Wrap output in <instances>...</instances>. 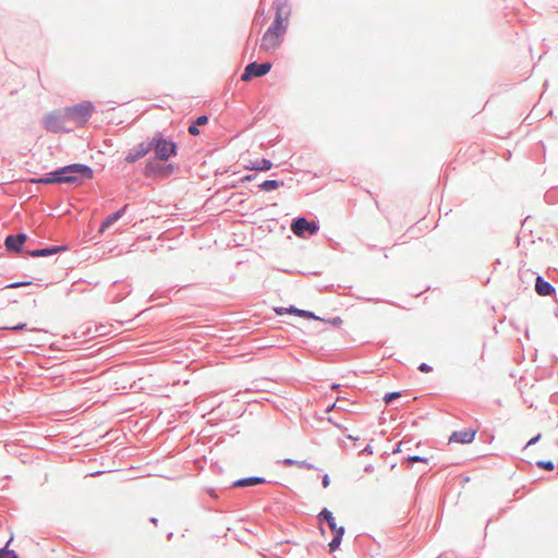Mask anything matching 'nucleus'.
I'll return each mask as SVG.
<instances>
[{
  "instance_id": "7c9ffc66",
  "label": "nucleus",
  "mask_w": 558,
  "mask_h": 558,
  "mask_svg": "<svg viewBox=\"0 0 558 558\" xmlns=\"http://www.w3.org/2000/svg\"><path fill=\"white\" fill-rule=\"evenodd\" d=\"M5 329H10L12 331H21V330H29L27 328V324L26 323H19L12 327H5ZM32 331L36 330L35 328H32L31 329Z\"/></svg>"
},
{
  "instance_id": "39448f33",
  "label": "nucleus",
  "mask_w": 558,
  "mask_h": 558,
  "mask_svg": "<svg viewBox=\"0 0 558 558\" xmlns=\"http://www.w3.org/2000/svg\"><path fill=\"white\" fill-rule=\"evenodd\" d=\"M68 122L69 120L65 117V112L63 109L49 112L43 118V126L48 132L56 134L71 132V129L65 126V123Z\"/></svg>"
},
{
  "instance_id": "e433bc0d",
  "label": "nucleus",
  "mask_w": 558,
  "mask_h": 558,
  "mask_svg": "<svg viewBox=\"0 0 558 558\" xmlns=\"http://www.w3.org/2000/svg\"><path fill=\"white\" fill-rule=\"evenodd\" d=\"M542 435L541 434H537L536 436L532 437L527 444H526V447L529 446H532V445H535L539 439H541Z\"/></svg>"
},
{
  "instance_id": "c03bdc74",
  "label": "nucleus",
  "mask_w": 558,
  "mask_h": 558,
  "mask_svg": "<svg viewBox=\"0 0 558 558\" xmlns=\"http://www.w3.org/2000/svg\"><path fill=\"white\" fill-rule=\"evenodd\" d=\"M122 299H123V296H116V298L113 299V301H114V302H119V301H122Z\"/></svg>"
},
{
  "instance_id": "79ce46f5",
  "label": "nucleus",
  "mask_w": 558,
  "mask_h": 558,
  "mask_svg": "<svg viewBox=\"0 0 558 558\" xmlns=\"http://www.w3.org/2000/svg\"><path fill=\"white\" fill-rule=\"evenodd\" d=\"M149 522H151L153 524L157 525V523H158V519H157V518H155V517H151V518L149 519Z\"/></svg>"
},
{
  "instance_id": "2eb2a0df",
  "label": "nucleus",
  "mask_w": 558,
  "mask_h": 558,
  "mask_svg": "<svg viewBox=\"0 0 558 558\" xmlns=\"http://www.w3.org/2000/svg\"><path fill=\"white\" fill-rule=\"evenodd\" d=\"M534 289L539 296H551L556 294L555 287L541 275H537L535 278Z\"/></svg>"
},
{
  "instance_id": "3c124183",
  "label": "nucleus",
  "mask_w": 558,
  "mask_h": 558,
  "mask_svg": "<svg viewBox=\"0 0 558 558\" xmlns=\"http://www.w3.org/2000/svg\"><path fill=\"white\" fill-rule=\"evenodd\" d=\"M333 407H335V404H333V405H331V407H328V408L326 409V411H327V412H329Z\"/></svg>"
},
{
  "instance_id": "dca6fc26",
  "label": "nucleus",
  "mask_w": 558,
  "mask_h": 558,
  "mask_svg": "<svg viewBox=\"0 0 558 558\" xmlns=\"http://www.w3.org/2000/svg\"><path fill=\"white\" fill-rule=\"evenodd\" d=\"M128 204L121 207L119 210L111 213L108 215L105 220L101 222L99 232H105L108 228H110L113 223H116L126 211Z\"/></svg>"
},
{
  "instance_id": "a211bd4d",
  "label": "nucleus",
  "mask_w": 558,
  "mask_h": 558,
  "mask_svg": "<svg viewBox=\"0 0 558 558\" xmlns=\"http://www.w3.org/2000/svg\"><path fill=\"white\" fill-rule=\"evenodd\" d=\"M281 44L280 36L277 35H268L265 33L262 38V48L266 51L275 50Z\"/></svg>"
},
{
  "instance_id": "20e7f679",
  "label": "nucleus",
  "mask_w": 558,
  "mask_h": 558,
  "mask_svg": "<svg viewBox=\"0 0 558 558\" xmlns=\"http://www.w3.org/2000/svg\"><path fill=\"white\" fill-rule=\"evenodd\" d=\"M95 109L94 104L87 100L63 108L69 122H74L80 125L85 124L89 120Z\"/></svg>"
},
{
  "instance_id": "f8f14e48",
  "label": "nucleus",
  "mask_w": 558,
  "mask_h": 558,
  "mask_svg": "<svg viewBox=\"0 0 558 558\" xmlns=\"http://www.w3.org/2000/svg\"><path fill=\"white\" fill-rule=\"evenodd\" d=\"M147 147H148L147 140L138 143L137 145H135L133 148H131L126 153L123 161L125 163H135L136 161L144 158L149 153V149Z\"/></svg>"
},
{
  "instance_id": "09e8293b",
  "label": "nucleus",
  "mask_w": 558,
  "mask_h": 558,
  "mask_svg": "<svg viewBox=\"0 0 558 558\" xmlns=\"http://www.w3.org/2000/svg\"><path fill=\"white\" fill-rule=\"evenodd\" d=\"M209 493L210 495L215 496L216 497V494H215V490L214 489H209Z\"/></svg>"
},
{
  "instance_id": "6e6552de",
  "label": "nucleus",
  "mask_w": 558,
  "mask_h": 558,
  "mask_svg": "<svg viewBox=\"0 0 558 558\" xmlns=\"http://www.w3.org/2000/svg\"><path fill=\"white\" fill-rule=\"evenodd\" d=\"M271 66L270 62L258 63L257 61H252L244 68L241 80L247 82L253 77H263L270 72Z\"/></svg>"
},
{
  "instance_id": "bb28decb",
  "label": "nucleus",
  "mask_w": 558,
  "mask_h": 558,
  "mask_svg": "<svg viewBox=\"0 0 558 558\" xmlns=\"http://www.w3.org/2000/svg\"><path fill=\"white\" fill-rule=\"evenodd\" d=\"M535 465L546 471H553L555 469V464L551 460H539L536 461Z\"/></svg>"
},
{
  "instance_id": "6ab92c4d",
  "label": "nucleus",
  "mask_w": 558,
  "mask_h": 558,
  "mask_svg": "<svg viewBox=\"0 0 558 558\" xmlns=\"http://www.w3.org/2000/svg\"><path fill=\"white\" fill-rule=\"evenodd\" d=\"M209 119L206 114L198 116L195 120L192 121V123L189 125V133L193 136H196L199 134L198 126L206 125L208 123Z\"/></svg>"
},
{
  "instance_id": "423d86ee",
  "label": "nucleus",
  "mask_w": 558,
  "mask_h": 558,
  "mask_svg": "<svg viewBox=\"0 0 558 558\" xmlns=\"http://www.w3.org/2000/svg\"><path fill=\"white\" fill-rule=\"evenodd\" d=\"M177 166L174 163H169L165 161V163L157 162L153 157H149L145 166L143 168V174L146 178L151 177H162L168 178L175 171Z\"/></svg>"
},
{
  "instance_id": "5701e85b",
  "label": "nucleus",
  "mask_w": 558,
  "mask_h": 558,
  "mask_svg": "<svg viewBox=\"0 0 558 558\" xmlns=\"http://www.w3.org/2000/svg\"><path fill=\"white\" fill-rule=\"evenodd\" d=\"M282 463L286 466L296 465L300 469H305V470H315L316 469L314 464L307 462L306 460H294V459L287 458L282 461Z\"/></svg>"
},
{
  "instance_id": "473e14b6",
  "label": "nucleus",
  "mask_w": 558,
  "mask_h": 558,
  "mask_svg": "<svg viewBox=\"0 0 558 558\" xmlns=\"http://www.w3.org/2000/svg\"><path fill=\"white\" fill-rule=\"evenodd\" d=\"M417 369L422 373H429L433 371V367L427 363H421Z\"/></svg>"
},
{
  "instance_id": "aec40b11",
  "label": "nucleus",
  "mask_w": 558,
  "mask_h": 558,
  "mask_svg": "<svg viewBox=\"0 0 558 558\" xmlns=\"http://www.w3.org/2000/svg\"><path fill=\"white\" fill-rule=\"evenodd\" d=\"M290 314H294L295 316L307 318V319H314V320H322L319 316H317L314 312L307 311V310H301L295 307L294 305H290L288 307Z\"/></svg>"
},
{
  "instance_id": "37998d69",
  "label": "nucleus",
  "mask_w": 558,
  "mask_h": 558,
  "mask_svg": "<svg viewBox=\"0 0 558 558\" xmlns=\"http://www.w3.org/2000/svg\"><path fill=\"white\" fill-rule=\"evenodd\" d=\"M345 437H347L348 439H351V440H354V441H355V440H359V438H357V437H353L352 435H345Z\"/></svg>"
},
{
  "instance_id": "c9c22d12",
  "label": "nucleus",
  "mask_w": 558,
  "mask_h": 558,
  "mask_svg": "<svg viewBox=\"0 0 558 558\" xmlns=\"http://www.w3.org/2000/svg\"><path fill=\"white\" fill-rule=\"evenodd\" d=\"M322 485L324 488H327L330 485V477L328 474H324L322 477Z\"/></svg>"
},
{
  "instance_id": "c756f323",
  "label": "nucleus",
  "mask_w": 558,
  "mask_h": 558,
  "mask_svg": "<svg viewBox=\"0 0 558 558\" xmlns=\"http://www.w3.org/2000/svg\"><path fill=\"white\" fill-rule=\"evenodd\" d=\"M32 283H33L32 281H27V280L14 281L12 283L7 284L5 289H17V288L31 286Z\"/></svg>"
},
{
  "instance_id": "f704fd0d",
  "label": "nucleus",
  "mask_w": 558,
  "mask_h": 558,
  "mask_svg": "<svg viewBox=\"0 0 558 558\" xmlns=\"http://www.w3.org/2000/svg\"><path fill=\"white\" fill-rule=\"evenodd\" d=\"M332 326L339 327L342 324V319L339 316H335L328 320Z\"/></svg>"
},
{
  "instance_id": "ddd939ff",
  "label": "nucleus",
  "mask_w": 558,
  "mask_h": 558,
  "mask_svg": "<svg viewBox=\"0 0 558 558\" xmlns=\"http://www.w3.org/2000/svg\"><path fill=\"white\" fill-rule=\"evenodd\" d=\"M476 432L477 430L473 429V428H464L461 430H454L449 436L448 441H449V444H451V442H457V444H462V445L471 444L475 439Z\"/></svg>"
},
{
  "instance_id": "a878e982",
  "label": "nucleus",
  "mask_w": 558,
  "mask_h": 558,
  "mask_svg": "<svg viewBox=\"0 0 558 558\" xmlns=\"http://www.w3.org/2000/svg\"><path fill=\"white\" fill-rule=\"evenodd\" d=\"M415 462L428 463L429 458L421 457V456H408L403 459L402 464H407L408 466H412Z\"/></svg>"
},
{
  "instance_id": "393cba45",
  "label": "nucleus",
  "mask_w": 558,
  "mask_h": 558,
  "mask_svg": "<svg viewBox=\"0 0 558 558\" xmlns=\"http://www.w3.org/2000/svg\"><path fill=\"white\" fill-rule=\"evenodd\" d=\"M544 199L548 204H556V203H558V186H554V187L549 189L545 193Z\"/></svg>"
},
{
  "instance_id": "4468645a",
  "label": "nucleus",
  "mask_w": 558,
  "mask_h": 558,
  "mask_svg": "<svg viewBox=\"0 0 558 558\" xmlns=\"http://www.w3.org/2000/svg\"><path fill=\"white\" fill-rule=\"evenodd\" d=\"M64 177L61 175L59 167L54 170L31 180L35 184H62Z\"/></svg>"
},
{
  "instance_id": "4c0bfd02",
  "label": "nucleus",
  "mask_w": 558,
  "mask_h": 558,
  "mask_svg": "<svg viewBox=\"0 0 558 558\" xmlns=\"http://www.w3.org/2000/svg\"><path fill=\"white\" fill-rule=\"evenodd\" d=\"M275 312L277 315H283L286 313H289V310H288V307H276Z\"/></svg>"
},
{
  "instance_id": "7ed1b4c3",
  "label": "nucleus",
  "mask_w": 558,
  "mask_h": 558,
  "mask_svg": "<svg viewBox=\"0 0 558 558\" xmlns=\"http://www.w3.org/2000/svg\"><path fill=\"white\" fill-rule=\"evenodd\" d=\"M317 520L320 524L327 523L330 531L333 533L332 539L329 542L328 547L330 553H335L339 549L345 529L344 526H338L333 513L328 508H323L317 514Z\"/></svg>"
},
{
  "instance_id": "412c9836",
  "label": "nucleus",
  "mask_w": 558,
  "mask_h": 558,
  "mask_svg": "<svg viewBox=\"0 0 558 558\" xmlns=\"http://www.w3.org/2000/svg\"><path fill=\"white\" fill-rule=\"evenodd\" d=\"M272 166L274 165L271 160L267 158H260L253 161L251 166L246 167V169L256 171H268L272 168Z\"/></svg>"
},
{
  "instance_id": "0eeeda50",
  "label": "nucleus",
  "mask_w": 558,
  "mask_h": 558,
  "mask_svg": "<svg viewBox=\"0 0 558 558\" xmlns=\"http://www.w3.org/2000/svg\"><path fill=\"white\" fill-rule=\"evenodd\" d=\"M291 231L299 238L314 235L319 231V223L315 220H308L304 216H299L291 221Z\"/></svg>"
},
{
  "instance_id": "b1692460",
  "label": "nucleus",
  "mask_w": 558,
  "mask_h": 558,
  "mask_svg": "<svg viewBox=\"0 0 558 558\" xmlns=\"http://www.w3.org/2000/svg\"><path fill=\"white\" fill-rule=\"evenodd\" d=\"M12 541L13 536H11L7 544L0 548V558H20L15 550L9 549V545Z\"/></svg>"
},
{
  "instance_id": "f3484780",
  "label": "nucleus",
  "mask_w": 558,
  "mask_h": 558,
  "mask_svg": "<svg viewBox=\"0 0 558 558\" xmlns=\"http://www.w3.org/2000/svg\"><path fill=\"white\" fill-rule=\"evenodd\" d=\"M268 483L267 480L263 476H247L242 477L232 483V487H250L259 484Z\"/></svg>"
},
{
  "instance_id": "1a4fd4ad",
  "label": "nucleus",
  "mask_w": 558,
  "mask_h": 558,
  "mask_svg": "<svg viewBox=\"0 0 558 558\" xmlns=\"http://www.w3.org/2000/svg\"><path fill=\"white\" fill-rule=\"evenodd\" d=\"M27 240L28 236L24 232L8 234L4 240L5 250L9 253H21Z\"/></svg>"
},
{
  "instance_id": "c85d7f7f",
  "label": "nucleus",
  "mask_w": 558,
  "mask_h": 558,
  "mask_svg": "<svg viewBox=\"0 0 558 558\" xmlns=\"http://www.w3.org/2000/svg\"><path fill=\"white\" fill-rule=\"evenodd\" d=\"M407 442H412V438L411 437H404L402 440H400L396 447L392 449V453L396 454V453H399L401 452L402 450V447L403 446H407Z\"/></svg>"
},
{
  "instance_id": "603ef678",
  "label": "nucleus",
  "mask_w": 558,
  "mask_h": 558,
  "mask_svg": "<svg viewBox=\"0 0 558 558\" xmlns=\"http://www.w3.org/2000/svg\"><path fill=\"white\" fill-rule=\"evenodd\" d=\"M320 532L322 534H325V530L323 529V526H320Z\"/></svg>"
},
{
  "instance_id": "49530a36",
  "label": "nucleus",
  "mask_w": 558,
  "mask_h": 558,
  "mask_svg": "<svg viewBox=\"0 0 558 558\" xmlns=\"http://www.w3.org/2000/svg\"><path fill=\"white\" fill-rule=\"evenodd\" d=\"M172 536H173V533H172V532H170V533H168L167 538H168V539H171V538H172Z\"/></svg>"
},
{
  "instance_id": "8fccbe9b",
  "label": "nucleus",
  "mask_w": 558,
  "mask_h": 558,
  "mask_svg": "<svg viewBox=\"0 0 558 558\" xmlns=\"http://www.w3.org/2000/svg\"><path fill=\"white\" fill-rule=\"evenodd\" d=\"M332 287H333V286L325 287V290H330V291H332Z\"/></svg>"
},
{
  "instance_id": "2f4dec72",
  "label": "nucleus",
  "mask_w": 558,
  "mask_h": 558,
  "mask_svg": "<svg viewBox=\"0 0 558 558\" xmlns=\"http://www.w3.org/2000/svg\"><path fill=\"white\" fill-rule=\"evenodd\" d=\"M256 178V174H245L243 175L239 181L238 183H233L231 186L232 187H236L239 185V183H243V182H251L253 180H255Z\"/></svg>"
},
{
  "instance_id": "cd10ccee",
  "label": "nucleus",
  "mask_w": 558,
  "mask_h": 558,
  "mask_svg": "<svg viewBox=\"0 0 558 558\" xmlns=\"http://www.w3.org/2000/svg\"><path fill=\"white\" fill-rule=\"evenodd\" d=\"M399 397H401V392L400 391H391V392H387L383 400L386 404H390L393 400L398 399Z\"/></svg>"
},
{
  "instance_id": "f257e3e1",
  "label": "nucleus",
  "mask_w": 558,
  "mask_h": 558,
  "mask_svg": "<svg viewBox=\"0 0 558 558\" xmlns=\"http://www.w3.org/2000/svg\"><path fill=\"white\" fill-rule=\"evenodd\" d=\"M147 143L149 153L153 151L155 154V157H153L155 160L168 161L178 155V143L167 137L160 131L155 132L151 137H148Z\"/></svg>"
},
{
  "instance_id": "72a5a7b5",
  "label": "nucleus",
  "mask_w": 558,
  "mask_h": 558,
  "mask_svg": "<svg viewBox=\"0 0 558 558\" xmlns=\"http://www.w3.org/2000/svg\"><path fill=\"white\" fill-rule=\"evenodd\" d=\"M374 453L373 447L368 444L366 447L360 451V456H372Z\"/></svg>"
},
{
  "instance_id": "a19ab883",
  "label": "nucleus",
  "mask_w": 558,
  "mask_h": 558,
  "mask_svg": "<svg viewBox=\"0 0 558 558\" xmlns=\"http://www.w3.org/2000/svg\"><path fill=\"white\" fill-rule=\"evenodd\" d=\"M158 298H159V295H157V293L155 292V293H153V294L149 296L148 302H153V301L157 300Z\"/></svg>"
},
{
  "instance_id": "a18cd8bd",
  "label": "nucleus",
  "mask_w": 558,
  "mask_h": 558,
  "mask_svg": "<svg viewBox=\"0 0 558 558\" xmlns=\"http://www.w3.org/2000/svg\"><path fill=\"white\" fill-rule=\"evenodd\" d=\"M411 442H407V446H403V448H405L407 450H411V446H410Z\"/></svg>"
},
{
  "instance_id": "9b49d317",
  "label": "nucleus",
  "mask_w": 558,
  "mask_h": 558,
  "mask_svg": "<svg viewBox=\"0 0 558 558\" xmlns=\"http://www.w3.org/2000/svg\"><path fill=\"white\" fill-rule=\"evenodd\" d=\"M68 245L61 244V245H49L45 247L34 248V250H26L25 254L29 257H48L52 256L62 252L68 251Z\"/></svg>"
},
{
  "instance_id": "4be33fe9",
  "label": "nucleus",
  "mask_w": 558,
  "mask_h": 558,
  "mask_svg": "<svg viewBox=\"0 0 558 558\" xmlns=\"http://www.w3.org/2000/svg\"><path fill=\"white\" fill-rule=\"evenodd\" d=\"M284 185V182L282 180H265L263 181L258 187L259 190L262 191H265V192H271V191H275L277 189H279L280 186H283Z\"/></svg>"
},
{
  "instance_id": "f03ea898",
  "label": "nucleus",
  "mask_w": 558,
  "mask_h": 558,
  "mask_svg": "<svg viewBox=\"0 0 558 558\" xmlns=\"http://www.w3.org/2000/svg\"><path fill=\"white\" fill-rule=\"evenodd\" d=\"M59 169L61 175L64 177L62 184L81 185L94 178V169L88 165L74 162L59 167Z\"/></svg>"
},
{
  "instance_id": "58836bf2",
  "label": "nucleus",
  "mask_w": 558,
  "mask_h": 558,
  "mask_svg": "<svg viewBox=\"0 0 558 558\" xmlns=\"http://www.w3.org/2000/svg\"><path fill=\"white\" fill-rule=\"evenodd\" d=\"M328 421L330 423H332L338 429L340 430H347V427H344L343 425L339 424V423H336L335 420H332L331 417H328Z\"/></svg>"
},
{
  "instance_id": "ea45409f",
  "label": "nucleus",
  "mask_w": 558,
  "mask_h": 558,
  "mask_svg": "<svg viewBox=\"0 0 558 558\" xmlns=\"http://www.w3.org/2000/svg\"><path fill=\"white\" fill-rule=\"evenodd\" d=\"M374 471V466L372 464H367L364 466V472L372 473Z\"/></svg>"
},
{
  "instance_id": "de8ad7c7",
  "label": "nucleus",
  "mask_w": 558,
  "mask_h": 558,
  "mask_svg": "<svg viewBox=\"0 0 558 558\" xmlns=\"http://www.w3.org/2000/svg\"><path fill=\"white\" fill-rule=\"evenodd\" d=\"M339 386H340V385H338V384H333V385L331 386V388H332V389H337Z\"/></svg>"
},
{
  "instance_id": "9d476101",
  "label": "nucleus",
  "mask_w": 558,
  "mask_h": 558,
  "mask_svg": "<svg viewBox=\"0 0 558 558\" xmlns=\"http://www.w3.org/2000/svg\"><path fill=\"white\" fill-rule=\"evenodd\" d=\"M284 4L278 3L276 5V15L274 19V22L269 26V28L266 31L268 35H277L282 36L286 33L287 24L284 23V19L282 16V9Z\"/></svg>"
}]
</instances>
